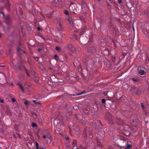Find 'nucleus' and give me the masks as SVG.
Listing matches in <instances>:
<instances>
[{
    "label": "nucleus",
    "mask_w": 149,
    "mask_h": 149,
    "mask_svg": "<svg viewBox=\"0 0 149 149\" xmlns=\"http://www.w3.org/2000/svg\"><path fill=\"white\" fill-rule=\"evenodd\" d=\"M91 130V129L88 128L85 129L84 130L83 135V138L84 140L87 139L88 136L89 139H91L93 137Z\"/></svg>",
    "instance_id": "obj_1"
},
{
    "label": "nucleus",
    "mask_w": 149,
    "mask_h": 149,
    "mask_svg": "<svg viewBox=\"0 0 149 149\" xmlns=\"http://www.w3.org/2000/svg\"><path fill=\"white\" fill-rule=\"evenodd\" d=\"M105 118L111 124L113 123V117L112 115L109 112H107L105 114Z\"/></svg>",
    "instance_id": "obj_2"
},
{
    "label": "nucleus",
    "mask_w": 149,
    "mask_h": 149,
    "mask_svg": "<svg viewBox=\"0 0 149 149\" xmlns=\"http://www.w3.org/2000/svg\"><path fill=\"white\" fill-rule=\"evenodd\" d=\"M77 119L79 120L81 123L83 125L86 124L87 120L82 118V116L81 115H78L76 116Z\"/></svg>",
    "instance_id": "obj_3"
},
{
    "label": "nucleus",
    "mask_w": 149,
    "mask_h": 149,
    "mask_svg": "<svg viewBox=\"0 0 149 149\" xmlns=\"http://www.w3.org/2000/svg\"><path fill=\"white\" fill-rule=\"evenodd\" d=\"M104 136H102V138H101L100 135H97V136H96V140L97 141V145L98 146H102V145L101 144L102 140Z\"/></svg>",
    "instance_id": "obj_4"
},
{
    "label": "nucleus",
    "mask_w": 149,
    "mask_h": 149,
    "mask_svg": "<svg viewBox=\"0 0 149 149\" xmlns=\"http://www.w3.org/2000/svg\"><path fill=\"white\" fill-rule=\"evenodd\" d=\"M5 18L6 19V23L7 25L9 26L11 24L12 21L11 17L9 15H6Z\"/></svg>",
    "instance_id": "obj_5"
},
{
    "label": "nucleus",
    "mask_w": 149,
    "mask_h": 149,
    "mask_svg": "<svg viewBox=\"0 0 149 149\" xmlns=\"http://www.w3.org/2000/svg\"><path fill=\"white\" fill-rule=\"evenodd\" d=\"M17 9L19 10L20 14L22 15L23 14V6L22 4H18L17 6Z\"/></svg>",
    "instance_id": "obj_6"
},
{
    "label": "nucleus",
    "mask_w": 149,
    "mask_h": 149,
    "mask_svg": "<svg viewBox=\"0 0 149 149\" xmlns=\"http://www.w3.org/2000/svg\"><path fill=\"white\" fill-rule=\"evenodd\" d=\"M65 48L69 50H71L72 49H74V47H72V44L70 43H68L66 44Z\"/></svg>",
    "instance_id": "obj_7"
},
{
    "label": "nucleus",
    "mask_w": 149,
    "mask_h": 149,
    "mask_svg": "<svg viewBox=\"0 0 149 149\" xmlns=\"http://www.w3.org/2000/svg\"><path fill=\"white\" fill-rule=\"evenodd\" d=\"M87 50L89 53H91V54H92L95 52V48L94 47H90L88 48Z\"/></svg>",
    "instance_id": "obj_8"
},
{
    "label": "nucleus",
    "mask_w": 149,
    "mask_h": 149,
    "mask_svg": "<svg viewBox=\"0 0 149 149\" xmlns=\"http://www.w3.org/2000/svg\"><path fill=\"white\" fill-rule=\"evenodd\" d=\"M73 129L74 131H75V132L77 133L78 132V133L80 132V129L79 126L77 125H75L73 127Z\"/></svg>",
    "instance_id": "obj_9"
},
{
    "label": "nucleus",
    "mask_w": 149,
    "mask_h": 149,
    "mask_svg": "<svg viewBox=\"0 0 149 149\" xmlns=\"http://www.w3.org/2000/svg\"><path fill=\"white\" fill-rule=\"evenodd\" d=\"M86 70L87 72V74L88 75H91L92 73H93L92 71V70L91 68H90V66L89 65L88 66L86 69Z\"/></svg>",
    "instance_id": "obj_10"
},
{
    "label": "nucleus",
    "mask_w": 149,
    "mask_h": 149,
    "mask_svg": "<svg viewBox=\"0 0 149 149\" xmlns=\"http://www.w3.org/2000/svg\"><path fill=\"white\" fill-rule=\"evenodd\" d=\"M77 144V141L75 140H74L72 141V146L73 148H74L75 146H76Z\"/></svg>",
    "instance_id": "obj_11"
},
{
    "label": "nucleus",
    "mask_w": 149,
    "mask_h": 149,
    "mask_svg": "<svg viewBox=\"0 0 149 149\" xmlns=\"http://www.w3.org/2000/svg\"><path fill=\"white\" fill-rule=\"evenodd\" d=\"M63 118L62 116L61 115H59L57 117V118H56L54 120V121L57 120H58L60 121H61L63 120Z\"/></svg>",
    "instance_id": "obj_12"
},
{
    "label": "nucleus",
    "mask_w": 149,
    "mask_h": 149,
    "mask_svg": "<svg viewBox=\"0 0 149 149\" xmlns=\"http://www.w3.org/2000/svg\"><path fill=\"white\" fill-rule=\"evenodd\" d=\"M17 85L19 86V88L21 89L22 90V92L23 93L24 92V89L23 88V87L22 84L20 83V82H19L17 84Z\"/></svg>",
    "instance_id": "obj_13"
},
{
    "label": "nucleus",
    "mask_w": 149,
    "mask_h": 149,
    "mask_svg": "<svg viewBox=\"0 0 149 149\" xmlns=\"http://www.w3.org/2000/svg\"><path fill=\"white\" fill-rule=\"evenodd\" d=\"M68 19L71 24L73 25V24L74 20L71 17H68Z\"/></svg>",
    "instance_id": "obj_14"
},
{
    "label": "nucleus",
    "mask_w": 149,
    "mask_h": 149,
    "mask_svg": "<svg viewBox=\"0 0 149 149\" xmlns=\"http://www.w3.org/2000/svg\"><path fill=\"white\" fill-rule=\"evenodd\" d=\"M36 148L37 149H45L44 147H42L40 146L39 148V147L38 143L37 141H36Z\"/></svg>",
    "instance_id": "obj_15"
},
{
    "label": "nucleus",
    "mask_w": 149,
    "mask_h": 149,
    "mask_svg": "<svg viewBox=\"0 0 149 149\" xmlns=\"http://www.w3.org/2000/svg\"><path fill=\"white\" fill-rule=\"evenodd\" d=\"M132 147L131 145L129 143H127L125 149H130Z\"/></svg>",
    "instance_id": "obj_16"
},
{
    "label": "nucleus",
    "mask_w": 149,
    "mask_h": 149,
    "mask_svg": "<svg viewBox=\"0 0 149 149\" xmlns=\"http://www.w3.org/2000/svg\"><path fill=\"white\" fill-rule=\"evenodd\" d=\"M111 29L113 31V33H116L117 32V29L114 27V26L111 27Z\"/></svg>",
    "instance_id": "obj_17"
},
{
    "label": "nucleus",
    "mask_w": 149,
    "mask_h": 149,
    "mask_svg": "<svg viewBox=\"0 0 149 149\" xmlns=\"http://www.w3.org/2000/svg\"><path fill=\"white\" fill-rule=\"evenodd\" d=\"M149 62V56H147L146 58V60L145 61V63L146 64H147Z\"/></svg>",
    "instance_id": "obj_18"
},
{
    "label": "nucleus",
    "mask_w": 149,
    "mask_h": 149,
    "mask_svg": "<svg viewBox=\"0 0 149 149\" xmlns=\"http://www.w3.org/2000/svg\"><path fill=\"white\" fill-rule=\"evenodd\" d=\"M139 73L140 75H143L144 74H145V72L144 70H141L139 71Z\"/></svg>",
    "instance_id": "obj_19"
},
{
    "label": "nucleus",
    "mask_w": 149,
    "mask_h": 149,
    "mask_svg": "<svg viewBox=\"0 0 149 149\" xmlns=\"http://www.w3.org/2000/svg\"><path fill=\"white\" fill-rule=\"evenodd\" d=\"M54 59L56 61H58L59 60V58L57 55H55L54 56Z\"/></svg>",
    "instance_id": "obj_20"
},
{
    "label": "nucleus",
    "mask_w": 149,
    "mask_h": 149,
    "mask_svg": "<svg viewBox=\"0 0 149 149\" xmlns=\"http://www.w3.org/2000/svg\"><path fill=\"white\" fill-rule=\"evenodd\" d=\"M93 111L94 112H95L97 111V107L96 105L94 106L93 107Z\"/></svg>",
    "instance_id": "obj_21"
},
{
    "label": "nucleus",
    "mask_w": 149,
    "mask_h": 149,
    "mask_svg": "<svg viewBox=\"0 0 149 149\" xmlns=\"http://www.w3.org/2000/svg\"><path fill=\"white\" fill-rule=\"evenodd\" d=\"M29 11L33 15L36 14V10L34 9V11H33V10L30 9L29 10Z\"/></svg>",
    "instance_id": "obj_22"
},
{
    "label": "nucleus",
    "mask_w": 149,
    "mask_h": 149,
    "mask_svg": "<svg viewBox=\"0 0 149 149\" xmlns=\"http://www.w3.org/2000/svg\"><path fill=\"white\" fill-rule=\"evenodd\" d=\"M24 26H22V28L21 29V30L20 31L19 30V33H20V31H21L22 34H23L24 33Z\"/></svg>",
    "instance_id": "obj_23"
},
{
    "label": "nucleus",
    "mask_w": 149,
    "mask_h": 149,
    "mask_svg": "<svg viewBox=\"0 0 149 149\" xmlns=\"http://www.w3.org/2000/svg\"><path fill=\"white\" fill-rule=\"evenodd\" d=\"M56 51L60 52L61 51V48L58 46H56Z\"/></svg>",
    "instance_id": "obj_24"
},
{
    "label": "nucleus",
    "mask_w": 149,
    "mask_h": 149,
    "mask_svg": "<svg viewBox=\"0 0 149 149\" xmlns=\"http://www.w3.org/2000/svg\"><path fill=\"white\" fill-rule=\"evenodd\" d=\"M86 29V28L85 27H84L82 29H81V34H83V33L85 32Z\"/></svg>",
    "instance_id": "obj_25"
},
{
    "label": "nucleus",
    "mask_w": 149,
    "mask_h": 149,
    "mask_svg": "<svg viewBox=\"0 0 149 149\" xmlns=\"http://www.w3.org/2000/svg\"><path fill=\"white\" fill-rule=\"evenodd\" d=\"M102 103L103 105H105V103L106 102V100L104 99H102Z\"/></svg>",
    "instance_id": "obj_26"
},
{
    "label": "nucleus",
    "mask_w": 149,
    "mask_h": 149,
    "mask_svg": "<svg viewBox=\"0 0 149 149\" xmlns=\"http://www.w3.org/2000/svg\"><path fill=\"white\" fill-rule=\"evenodd\" d=\"M32 126L33 127H37V125L36 124L34 123H33L31 124Z\"/></svg>",
    "instance_id": "obj_27"
},
{
    "label": "nucleus",
    "mask_w": 149,
    "mask_h": 149,
    "mask_svg": "<svg viewBox=\"0 0 149 149\" xmlns=\"http://www.w3.org/2000/svg\"><path fill=\"white\" fill-rule=\"evenodd\" d=\"M46 17H48V18H51L52 17V15L50 14H47L46 15Z\"/></svg>",
    "instance_id": "obj_28"
},
{
    "label": "nucleus",
    "mask_w": 149,
    "mask_h": 149,
    "mask_svg": "<svg viewBox=\"0 0 149 149\" xmlns=\"http://www.w3.org/2000/svg\"><path fill=\"white\" fill-rule=\"evenodd\" d=\"M21 51V48L19 47H18L17 48V52L18 54H19Z\"/></svg>",
    "instance_id": "obj_29"
},
{
    "label": "nucleus",
    "mask_w": 149,
    "mask_h": 149,
    "mask_svg": "<svg viewBox=\"0 0 149 149\" xmlns=\"http://www.w3.org/2000/svg\"><path fill=\"white\" fill-rule=\"evenodd\" d=\"M87 93L86 92H85V91H84V92H83L79 94H78L77 95H82V94H86Z\"/></svg>",
    "instance_id": "obj_30"
},
{
    "label": "nucleus",
    "mask_w": 149,
    "mask_h": 149,
    "mask_svg": "<svg viewBox=\"0 0 149 149\" xmlns=\"http://www.w3.org/2000/svg\"><path fill=\"white\" fill-rule=\"evenodd\" d=\"M0 13L2 14V15H3L2 17H3L5 18V14H4V13L3 11H2L0 12Z\"/></svg>",
    "instance_id": "obj_31"
},
{
    "label": "nucleus",
    "mask_w": 149,
    "mask_h": 149,
    "mask_svg": "<svg viewBox=\"0 0 149 149\" xmlns=\"http://www.w3.org/2000/svg\"><path fill=\"white\" fill-rule=\"evenodd\" d=\"M25 72H26V73L27 76H30V75L28 73V70L26 69V68H25Z\"/></svg>",
    "instance_id": "obj_32"
},
{
    "label": "nucleus",
    "mask_w": 149,
    "mask_h": 149,
    "mask_svg": "<svg viewBox=\"0 0 149 149\" xmlns=\"http://www.w3.org/2000/svg\"><path fill=\"white\" fill-rule=\"evenodd\" d=\"M33 117L35 119H36L37 118V116L36 114L35 113L33 115Z\"/></svg>",
    "instance_id": "obj_33"
},
{
    "label": "nucleus",
    "mask_w": 149,
    "mask_h": 149,
    "mask_svg": "<svg viewBox=\"0 0 149 149\" xmlns=\"http://www.w3.org/2000/svg\"><path fill=\"white\" fill-rule=\"evenodd\" d=\"M132 80L134 82H136L138 81V80L137 79H135L134 78H132Z\"/></svg>",
    "instance_id": "obj_34"
},
{
    "label": "nucleus",
    "mask_w": 149,
    "mask_h": 149,
    "mask_svg": "<svg viewBox=\"0 0 149 149\" xmlns=\"http://www.w3.org/2000/svg\"><path fill=\"white\" fill-rule=\"evenodd\" d=\"M6 8H7V10H9L10 9V6L9 4H7L6 5Z\"/></svg>",
    "instance_id": "obj_35"
},
{
    "label": "nucleus",
    "mask_w": 149,
    "mask_h": 149,
    "mask_svg": "<svg viewBox=\"0 0 149 149\" xmlns=\"http://www.w3.org/2000/svg\"><path fill=\"white\" fill-rule=\"evenodd\" d=\"M64 13L67 15H68L69 14L67 10H65V11Z\"/></svg>",
    "instance_id": "obj_36"
},
{
    "label": "nucleus",
    "mask_w": 149,
    "mask_h": 149,
    "mask_svg": "<svg viewBox=\"0 0 149 149\" xmlns=\"http://www.w3.org/2000/svg\"><path fill=\"white\" fill-rule=\"evenodd\" d=\"M29 103L28 101L27 100H26L24 101V104L25 105H28L29 104Z\"/></svg>",
    "instance_id": "obj_37"
},
{
    "label": "nucleus",
    "mask_w": 149,
    "mask_h": 149,
    "mask_svg": "<svg viewBox=\"0 0 149 149\" xmlns=\"http://www.w3.org/2000/svg\"><path fill=\"white\" fill-rule=\"evenodd\" d=\"M3 9V7L2 6H0V12L2 11Z\"/></svg>",
    "instance_id": "obj_38"
},
{
    "label": "nucleus",
    "mask_w": 149,
    "mask_h": 149,
    "mask_svg": "<svg viewBox=\"0 0 149 149\" xmlns=\"http://www.w3.org/2000/svg\"><path fill=\"white\" fill-rule=\"evenodd\" d=\"M12 101L13 102H16L15 99L14 98H13L12 99Z\"/></svg>",
    "instance_id": "obj_39"
},
{
    "label": "nucleus",
    "mask_w": 149,
    "mask_h": 149,
    "mask_svg": "<svg viewBox=\"0 0 149 149\" xmlns=\"http://www.w3.org/2000/svg\"><path fill=\"white\" fill-rule=\"evenodd\" d=\"M97 122L98 123V124L99 126L100 125H101V121H100V120H97Z\"/></svg>",
    "instance_id": "obj_40"
},
{
    "label": "nucleus",
    "mask_w": 149,
    "mask_h": 149,
    "mask_svg": "<svg viewBox=\"0 0 149 149\" xmlns=\"http://www.w3.org/2000/svg\"><path fill=\"white\" fill-rule=\"evenodd\" d=\"M33 102H34L35 103L38 104V102H37V100H33Z\"/></svg>",
    "instance_id": "obj_41"
},
{
    "label": "nucleus",
    "mask_w": 149,
    "mask_h": 149,
    "mask_svg": "<svg viewBox=\"0 0 149 149\" xmlns=\"http://www.w3.org/2000/svg\"><path fill=\"white\" fill-rule=\"evenodd\" d=\"M126 127H127L128 129L129 128V126L128 125H125V127H123L124 128H126Z\"/></svg>",
    "instance_id": "obj_42"
},
{
    "label": "nucleus",
    "mask_w": 149,
    "mask_h": 149,
    "mask_svg": "<svg viewBox=\"0 0 149 149\" xmlns=\"http://www.w3.org/2000/svg\"><path fill=\"white\" fill-rule=\"evenodd\" d=\"M109 26H111V27L113 26H112V23H109Z\"/></svg>",
    "instance_id": "obj_43"
},
{
    "label": "nucleus",
    "mask_w": 149,
    "mask_h": 149,
    "mask_svg": "<svg viewBox=\"0 0 149 149\" xmlns=\"http://www.w3.org/2000/svg\"><path fill=\"white\" fill-rule=\"evenodd\" d=\"M0 102L3 103L4 102L3 100L2 99H0Z\"/></svg>",
    "instance_id": "obj_44"
},
{
    "label": "nucleus",
    "mask_w": 149,
    "mask_h": 149,
    "mask_svg": "<svg viewBox=\"0 0 149 149\" xmlns=\"http://www.w3.org/2000/svg\"><path fill=\"white\" fill-rule=\"evenodd\" d=\"M37 29L38 31H40L41 30V28L40 27H38L37 28Z\"/></svg>",
    "instance_id": "obj_45"
},
{
    "label": "nucleus",
    "mask_w": 149,
    "mask_h": 149,
    "mask_svg": "<svg viewBox=\"0 0 149 149\" xmlns=\"http://www.w3.org/2000/svg\"><path fill=\"white\" fill-rule=\"evenodd\" d=\"M141 107L143 109L144 108V106L143 103H141Z\"/></svg>",
    "instance_id": "obj_46"
},
{
    "label": "nucleus",
    "mask_w": 149,
    "mask_h": 149,
    "mask_svg": "<svg viewBox=\"0 0 149 149\" xmlns=\"http://www.w3.org/2000/svg\"><path fill=\"white\" fill-rule=\"evenodd\" d=\"M118 2L119 4H120L122 3V1L121 0H118Z\"/></svg>",
    "instance_id": "obj_47"
},
{
    "label": "nucleus",
    "mask_w": 149,
    "mask_h": 149,
    "mask_svg": "<svg viewBox=\"0 0 149 149\" xmlns=\"http://www.w3.org/2000/svg\"><path fill=\"white\" fill-rule=\"evenodd\" d=\"M12 49H9L8 50V52L9 53H10L11 52Z\"/></svg>",
    "instance_id": "obj_48"
},
{
    "label": "nucleus",
    "mask_w": 149,
    "mask_h": 149,
    "mask_svg": "<svg viewBox=\"0 0 149 149\" xmlns=\"http://www.w3.org/2000/svg\"><path fill=\"white\" fill-rule=\"evenodd\" d=\"M79 149H80V148H83V146H82V145H80V146H79Z\"/></svg>",
    "instance_id": "obj_49"
},
{
    "label": "nucleus",
    "mask_w": 149,
    "mask_h": 149,
    "mask_svg": "<svg viewBox=\"0 0 149 149\" xmlns=\"http://www.w3.org/2000/svg\"><path fill=\"white\" fill-rule=\"evenodd\" d=\"M74 109H77V108H78V107L77 106H75V107H74Z\"/></svg>",
    "instance_id": "obj_50"
},
{
    "label": "nucleus",
    "mask_w": 149,
    "mask_h": 149,
    "mask_svg": "<svg viewBox=\"0 0 149 149\" xmlns=\"http://www.w3.org/2000/svg\"><path fill=\"white\" fill-rule=\"evenodd\" d=\"M42 137L44 138V139H45L46 137V136L45 135H44L43 136H42Z\"/></svg>",
    "instance_id": "obj_51"
},
{
    "label": "nucleus",
    "mask_w": 149,
    "mask_h": 149,
    "mask_svg": "<svg viewBox=\"0 0 149 149\" xmlns=\"http://www.w3.org/2000/svg\"><path fill=\"white\" fill-rule=\"evenodd\" d=\"M79 70H81V71L82 70V68H79L78 69Z\"/></svg>",
    "instance_id": "obj_52"
},
{
    "label": "nucleus",
    "mask_w": 149,
    "mask_h": 149,
    "mask_svg": "<svg viewBox=\"0 0 149 149\" xmlns=\"http://www.w3.org/2000/svg\"><path fill=\"white\" fill-rule=\"evenodd\" d=\"M107 7H110V4H109V3H108V4H107Z\"/></svg>",
    "instance_id": "obj_53"
},
{
    "label": "nucleus",
    "mask_w": 149,
    "mask_h": 149,
    "mask_svg": "<svg viewBox=\"0 0 149 149\" xmlns=\"http://www.w3.org/2000/svg\"><path fill=\"white\" fill-rule=\"evenodd\" d=\"M66 139L67 140H68L69 139V137L68 136H67L66 137Z\"/></svg>",
    "instance_id": "obj_54"
},
{
    "label": "nucleus",
    "mask_w": 149,
    "mask_h": 149,
    "mask_svg": "<svg viewBox=\"0 0 149 149\" xmlns=\"http://www.w3.org/2000/svg\"><path fill=\"white\" fill-rule=\"evenodd\" d=\"M41 50V49H38V50L39 51H40Z\"/></svg>",
    "instance_id": "obj_55"
},
{
    "label": "nucleus",
    "mask_w": 149,
    "mask_h": 149,
    "mask_svg": "<svg viewBox=\"0 0 149 149\" xmlns=\"http://www.w3.org/2000/svg\"><path fill=\"white\" fill-rule=\"evenodd\" d=\"M134 122V120H132V122H131V123L132 124V123H133Z\"/></svg>",
    "instance_id": "obj_56"
},
{
    "label": "nucleus",
    "mask_w": 149,
    "mask_h": 149,
    "mask_svg": "<svg viewBox=\"0 0 149 149\" xmlns=\"http://www.w3.org/2000/svg\"><path fill=\"white\" fill-rule=\"evenodd\" d=\"M59 26L60 27H61V24L60 23L59 24Z\"/></svg>",
    "instance_id": "obj_57"
},
{
    "label": "nucleus",
    "mask_w": 149,
    "mask_h": 149,
    "mask_svg": "<svg viewBox=\"0 0 149 149\" xmlns=\"http://www.w3.org/2000/svg\"><path fill=\"white\" fill-rule=\"evenodd\" d=\"M146 36L147 38H148V39L149 38V36Z\"/></svg>",
    "instance_id": "obj_58"
},
{
    "label": "nucleus",
    "mask_w": 149,
    "mask_h": 149,
    "mask_svg": "<svg viewBox=\"0 0 149 149\" xmlns=\"http://www.w3.org/2000/svg\"><path fill=\"white\" fill-rule=\"evenodd\" d=\"M75 36V38H76V39H77V36Z\"/></svg>",
    "instance_id": "obj_59"
},
{
    "label": "nucleus",
    "mask_w": 149,
    "mask_h": 149,
    "mask_svg": "<svg viewBox=\"0 0 149 149\" xmlns=\"http://www.w3.org/2000/svg\"><path fill=\"white\" fill-rule=\"evenodd\" d=\"M98 2H100L101 0H97Z\"/></svg>",
    "instance_id": "obj_60"
},
{
    "label": "nucleus",
    "mask_w": 149,
    "mask_h": 149,
    "mask_svg": "<svg viewBox=\"0 0 149 149\" xmlns=\"http://www.w3.org/2000/svg\"><path fill=\"white\" fill-rule=\"evenodd\" d=\"M1 37V33H0V38Z\"/></svg>",
    "instance_id": "obj_61"
},
{
    "label": "nucleus",
    "mask_w": 149,
    "mask_h": 149,
    "mask_svg": "<svg viewBox=\"0 0 149 149\" xmlns=\"http://www.w3.org/2000/svg\"><path fill=\"white\" fill-rule=\"evenodd\" d=\"M133 30L134 31V27H133Z\"/></svg>",
    "instance_id": "obj_62"
},
{
    "label": "nucleus",
    "mask_w": 149,
    "mask_h": 149,
    "mask_svg": "<svg viewBox=\"0 0 149 149\" xmlns=\"http://www.w3.org/2000/svg\"><path fill=\"white\" fill-rule=\"evenodd\" d=\"M8 29H8V27H7V30H8Z\"/></svg>",
    "instance_id": "obj_63"
},
{
    "label": "nucleus",
    "mask_w": 149,
    "mask_h": 149,
    "mask_svg": "<svg viewBox=\"0 0 149 149\" xmlns=\"http://www.w3.org/2000/svg\"><path fill=\"white\" fill-rule=\"evenodd\" d=\"M109 1H111L112 0H109Z\"/></svg>",
    "instance_id": "obj_64"
}]
</instances>
